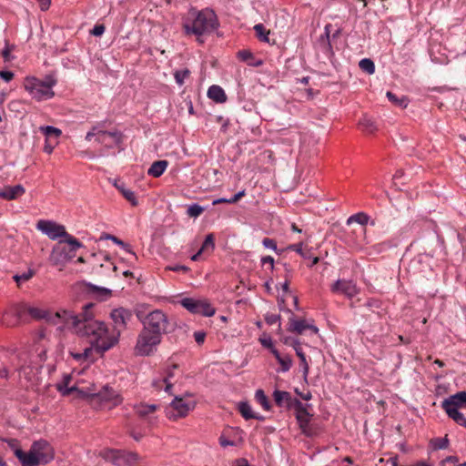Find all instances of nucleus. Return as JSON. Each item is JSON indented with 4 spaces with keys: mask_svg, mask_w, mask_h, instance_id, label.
Segmentation results:
<instances>
[{
    "mask_svg": "<svg viewBox=\"0 0 466 466\" xmlns=\"http://www.w3.org/2000/svg\"><path fill=\"white\" fill-rule=\"evenodd\" d=\"M94 303H87L83 306L79 314L67 309H59L56 314L63 322V327H59V329H73L79 337L88 339L90 346L82 352L86 362H94L98 356H103L117 343V337H108L106 323L94 319Z\"/></svg>",
    "mask_w": 466,
    "mask_h": 466,
    "instance_id": "obj_1",
    "label": "nucleus"
},
{
    "mask_svg": "<svg viewBox=\"0 0 466 466\" xmlns=\"http://www.w3.org/2000/svg\"><path fill=\"white\" fill-rule=\"evenodd\" d=\"M220 26L218 15L211 8L206 7L198 10L191 7L182 18V28L186 35H195L197 41L204 43L202 36L208 35Z\"/></svg>",
    "mask_w": 466,
    "mask_h": 466,
    "instance_id": "obj_2",
    "label": "nucleus"
},
{
    "mask_svg": "<svg viewBox=\"0 0 466 466\" xmlns=\"http://www.w3.org/2000/svg\"><path fill=\"white\" fill-rule=\"evenodd\" d=\"M56 83V78L52 75H47L45 80H40L35 76H27L25 78L24 87L32 98L42 101L50 99L55 96L53 87Z\"/></svg>",
    "mask_w": 466,
    "mask_h": 466,
    "instance_id": "obj_3",
    "label": "nucleus"
},
{
    "mask_svg": "<svg viewBox=\"0 0 466 466\" xmlns=\"http://www.w3.org/2000/svg\"><path fill=\"white\" fill-rule=\"evenodd\" d=\"M143 328L150 330L153 334L159 335L162 338L163 334L172 331L167 316L160 309H155L145 316L141 319Z\"/></svg>",
    "mask_w": 466,
    "mask_h": 466,
    "instance_id": "obj_4",
    "label": "nucleus"
},
{
    "mask_svg": "<svg viewBox=\"0 0 466 466\" xmlns=\"http://www.w3.org/2000/svg\"><path fill=\"white\" fill-rule=\"evenodd\" d=\"M162 338L159 335L153 334L150 330L144 328L139 332L134 348L137 356H151L161 343Z\"/></svg>",
    "mask_w": 466,
    "mask_h": 466,
    "instance_id": "obj_5",
    "label": "nucleus"
},
{
    "mask_svg": "<svg viewBox=\"0 0 466 466\" xmlns=\"http://www.w3.org/2000/svg\"><path fill=\"white\" fill-rule=\"evenodd\" d=\"M179 303L192 314L212 317L216 313L215 307L206 299L183 298Z\"/></svg>",
    "mask_w": 466,
    "mask_h": 466,
    "instance_id": "obj_6",
    "label": "nucleus"
},
{
    "mask_svg": "<svg viewBox=\"0 0 466 466\" xmlns=\"http://www.w3.org/2000/svg\"><path fill=\"white\" fill-rule=\"evenodd\" d=\"M122 400L121 396L108 385L104 386L98 392L92 394L93 404L108 406V408L119 405Z\"/></svg>",
    "mask_w": 466,
    "mask_h": 466,
    "instance_id": "obj_7",
    "label": "nucleus"
},
{
    "mask_svg": "<svg viewBox=\"0 0 466 466\" xmlns=\"http://www.w3.org/2000/svg\"><path fill=\"white\" fill-rule=\"evenodd\" d=\"M333 25L327 24L324 27V34L320 35L319 42L321 43V50L327 56H332L333 47L332 42L337 39L342 33V27L338 26L332 32Z\"/></svg>",
    "mask_w": 466,
    "mask_h": 466,
    "instance_id": "obj_8",
    "label": "nucleus"
},
{
    "mask_svg": "<svg viewBox=\"0 0 466 466\" xmlns=\"http://www.w3.org/2000/svg\"><path fill=\"white\" fill-rule=\"evenodd\" d=\"M31 450L42 464H47L54 460V449L46 440L41 439L34 441L31 445Z\"/></svg>",
    "mask_w": 466,
    "mask_h": 466,
    "instance_id": "obj_9",
    "label": "nucleus"
},
{
    "mask_svg": "<svg viewBox=\"0 0 466 466\" xmlns=\"http://www.w3.org/2000/svg\"><path fill=\"white\" fill-rule=\"evenodd\" d=\"M110 317L115 325L116 334H108V337H117L118 339L121 331L126 329L127 322L131 319L132 312L127 309L118 308L111 311Z\"/></svg>",
    "mask_w": 466,
    "mask_h": 466,
    "instance_id": "obj_10",
    "label": "nucleus"
},
{
    "mask_svg": "<svg viewBox=\"0 0 466 466\" xmlns=\"http://www.w3.org/2000/svg\"><path fill=\"white\" fill-rule=\"evenodd\" d=\"M28 306L18 304L14 306L9 311L3 315L2 321L7 326H15L19 322L26 319Z\"/></svg>",
    "mask_w": 466,
    "mask_h": 466,
    "instance_id": "obj_11",
    "label": "nucleus"
},
{
    "mask_svg": "<svg viewBox=\"0 0 466 466\" xmlns=\"http://www.w3.org/2000/svg\"><path fill=\"white\" fill-rule=\"evenodd\" d=\"M170 407L176 413L167 412V417L172 420H177L178 418L186 417L189 410H193L195 407V402L192 400H188L183 397H175L172 400Z\"/></svg>",
    "mask_w": 466,
    "mask_h": 466,
    "instance_id": "obj_12",
    "label": "nucleus"
},
{
    "mask_svg": "<svg viewBox=\"0 0 466 466\" xmlns=\"http://www.w3.org/2000/svg\"><path fill=\"white\" fill-rule=\"evenodd\" d=\"M36 228L55 240L58 238H64L66 235V228L51 220L41 219L36 224Z\"/></svg>",
    "mask_w": 466,
    "mask_h": 466,
    "instance_id": "obj_13",
    "label": "nucleus"
},
{
    "mask_svg": "<svg viewBox=\"0 0 466 466\" xmlns=\"http://www.w3.org/2000/svg\"><path fill=\"white\" fill-rule=\"evenodd\" d=\"M110 454V459L116 466H136L139 459L137 453L123 450H112Z\"/></svg>",
    "mask_w": 466,
    "mask_h": 466,
    "instance_id": "obj_14",
    "label": "nucleus"
},
{
    "mask_svg": "<svg viewBox=\"0 0 466 466\" xmlns=\"http://www.w3.org/2000/svg\"><path fill=\"white\" fill-rule=\"evenodd\" d=\"M282 341L285 345L290 346L294 349L295 352L297 353V356L299 359V365L302 369L303 378H304V380H307L309 371V366L307 361L306 354L304 353V351L301 348L300 341L299 340V339L289 337V336L285 337L282 339Z\"/></svg>",
    "mask_w": 466,
    "mask_h": 466,
    "instance_id": "obj_15",
    "label": "nucleus"
},
{
    "mask_svg": "<svg viewBox=\"0 0 466 466\" xmlns=\"http://www.w3.org/2000/svg\"><path fill=\"white\" fill-rule=\"evenodd\" d=\"M306 329H310L312 333L317 334L319 332L318 327L314 324H309L306 319H296L294 313H291L289 319L288 330L289 332H295L299 335L302 334Z\"/></svg>",
    "mask_w": 466,
    "mask_h": 466,
    "instance_id": "obj_16",
    "label": "nucleus"
},
{
    "mask_svg": "<svg viewBox=\"0 0 466 466\" xmlns=\"http://www.w3.org/2000/svg\"><path fill=\"white\" fill-rule=\"evenodd\" d=\"M330 290L333 293L340 292L344 294L347 298L351 299L358 294V289L355 284L352 281L346 279H338L335 281Z\"/></svg>",
    "mask_w": 466,
    "mask_h": 466,
    "instance_id": "obj_17",
    "label": "nucleus"
},
{
    "mask_svg": "<svg viewBox=\"0 0 466 466\" xmlns=\"http://www.w3.org/2000/svg\"><path fill=\"white\" fill-rule=\"evenodd\" d=\"M72 258L73 255L66 251L65 248L55 247L50 254L49 260L52 265L60 267L59 269L61 270L62 267L70 261Z\"/></svg>",
    "mask_w": 466,
    "mask_h": 466,
    "instance_id": "obj_18",
    "label": "nucleus"
},
{
    "mask_svg": "<svg viewBox=\"0 0 466 466\" xmlns=\"http://www.w3.org/2000/svg\"><path fill=\"white\" fill-rule=\"evenodd\" d=\"M272 396L278 407L285 408L288 410L293 409L294 401L298 400L293 398L290 392L280 390H275Z\"/></svg>",
    "mask_w": 466,
    "mask_h": 466,
    "instance_id": "obj_19",
    "label": "nucleus"
},
{
    "mask_svg": "<svg viewBox=\"0 0 466 466\" xmlns=\"http://www.w3.org/2000/svg\"><path fill=\"white\" fill-rule=\"evenodd\" d=\"M122 133L115 130V131H98L97 137L96 140L99 144H105L107 147H112V145H119L122 142Z\"/></svg>",
    "mask_w": 466,
    "mask_h": 466,
    "instance_id": "obj_20",
    "label": "nucleus"
},
{
    "mask_svg": "<svg viewBox=\"0 0 466 466\" xmlns=\"http://www.w3.org/2000/svg\"><path fill=\"white\" fill-rule=\"evenodd\" d=\"M27 310H28L27 316H30L32 319H46L51 320L53 323H55L56 325H60L59 327H63L62 319L56 318V315L51 316L48 311L43 310L39 308L29 307V306H28ZM55 314H56V312Z\"/></svg>",
    "mask_w": 466,
    "mask_h": 466,
    "instance_id": "obj_21",
    "label": "nucleus"
},
{
    "mask_svg": "<svg viewBox=\"0 0 466 466\" xmlns=\"http://www.w3.org/2000/svg\"><path fill=\"white\" fill-rule=\"evenodd\" d=\"M15 455L22 466H38L42 464L31 449L28 452H25L18 448L15 451Z\"/></svg>",
    "mask_w": 466,
    "mask_h": 466,
    "instance_id": "obj_22",
    "label": "nucleus"
},
{
    "mask_svg": "<svg viewBox=\"0 0 466 466\" xmlns=\"http://www.w3.org/2000/svg\"><path fill=\"white\" fill-rule=\"evenodd\" d=\"M441 407H450L455 409L466 408V391H459L441 402Z\"/></svg>",
    "mask_w": 466,
    "mask_h": 466,
    "instance_id": "obj_23",
    "label": "nucleus"
},
{
    "mask_svg": "<svg viewBox=\"0 0 466 466\" xmlns=\"http://www.w3.org/2000/svg\"><path fill=\"white\" fill-rule=\"evenodd\" d=\"M25 193V188L16 185L14 187H4L0 188V198L5 200H15Z\"/></svg>",
    "mask_w": 466,
    "mask_h": 466,
    "instance_id": "obj_24",
    "label": "nucleus"
},
{
    "mask_svg": "<svg viewBox=\"0 0 466 466\" xmlns=\"http://www.w3.org/2000/svg\"><path fill=\"white\" fill-rule=\"evenodd\" d=\"M83 285L86 287V291L88 294L97 299H105L111 296V290L109 289L98 287L86 281L83 282Z\"/></svg>",
    "mask_w": 466,
    "mask_h": 466,
    "instance_id": "obj_25",
    "label": "nucleus"
},
{
    "mask_svg": "<svg viewBox=\"0 0 466 466\" xmlns=\"http://www.w3.org/2000/svg\"><path fill=\"white\" fill-rule=\"evenodd\" d=\"M273 356L280 365V368L278 370L279 372L285 373L290 370L293 360L289 355H281L279 350H274Z\"/></svg>",
    "mask_w": 466,
    "mask_h": 466,
    "instance_id": "obj_26",
    "label": "nucleus"
},
{
    "mask_svg": "<svg viewBox=\"0 0 466 466\" xmlns=\"http://www.w3.org/2000/svg\"><path fill=\"white\" fill-rule=\"evenodd\" d=\"M208 96L216 103H224L227 101V95L224 89L217 85H213L208 88Z\"/></svg>",
    "mask_w": 466,
    "mask_h": 466,
    "instance_id": "obj_27",
    "label": "nucleus"
},
{
    "mask_svg": "<svg viewBox=\"0 0 466 466\" xmlns=\"http://www.w3.org/2000/svg\"><path fill=\"white\" fill-rule=\"evenodd\" d=\"M448 417L453 420L458 425L466 428V417L462 412H461L460 409L450 408V407H441Z\"/></svg>",
    "mask_w": 466,
    "mask_h": 466,
    "instance_id": "obj_28",
    "label": "nucleus"
},
{
    "mask_svg": "<svg viewBox=\"0 0 466 466\" xmlns=\"http://www.w3.org/2000/svg\"><path fill=\"white\" fill-rule=\"evenodd\" d=\"M168 166L167 160H157L151 164L147 174L153 177H159L163 175Z\"/></svg>",
    "mask_w": 466,
    "mask_h": 466,
    "instance_id": "obj_29",
    "label": "nucleus"
},
{
    "mask_svg": "<svg viewBox=\"0 0 466 466\" xmlns=\"http://www.w3.org/2000/svg\"><path fill=\"white\" fill-rule=\"evenodd\" d=\"M114 185L119 190V192L125 197V198L130 202V204H137L136 201L134 192L128 188H126V185L123 181L116 180Z\"/></svg>",
    "mask_w": 466,
    "mask_h": 466,
    "instance_id": "obj_30",
    "label": "nucleus"
},
{
    "mask_svg": "<svg viewBox=\"0 0 466 466\" xmlns=\"http://www.w3.org/2000/svg\"><path fill=\"white\" fill-rule=\"evenodd\" d=\"M157 409V406L155 404H146L140 403L139 405H136L134 407L135 412L140 418H145L147 415L153 413Z\"/></svg>",
    "mask_w": 466,
    "mask_h": 466,
    "instance_id": "obj_31",
    "label": "nucleus"
},
{
    "mask_svg": "<svg viewBox=\"0 0 466 466\" xmlns=\"http://www.w3.org/2000/svg\"><path fill=\"white\" fill-rule=\"evenodd\" d=\"M310 404H304L299 400L294 401L293 409L295 410V417L299 416L300 418H308L312 417L313 415L309 413L308 408H309Z\"/></svg>",
    "mask_w": 466,
    "mask_h": 466,
    "instance_id": "obj_32",
    "label": "nucleus"
},
{
    "mask_svg": "<svg viewBox=\"0 0 466 466\" xmlns=\"http://www.w3.org/2000/svg\"><path fill=\"white\" fill-rule=\"evenodd\" d=\"M386 96L392 104H394L401 108H406L409 104V99L405 96H402L400 97L397 95H395L394 93L388 91L386 94Z\"/></svg>",
    "mask_w": 466,
    "mask_h": 466,
    "instance_id": "obj_33",
    "label": "nucleus"
},
{
    "mask_svg": "<svg viewBox=\"0 0 466 466\" xmlns=\"http://www.w3.org/2000/svg\"><path fill=\"white\" fill-rule=\"evenodd\" d=\"M359 126L367 133H372L377 129L375 122L366 115L359 120Z\"/></svg>",
    "mask_w": 466,
    "mask_h": 466,
    "instance_id": "obj_34",
    "label": "nucleus"
},
{
    "mask_svg": "<svg viewBox=\"0 0 466 466\" xmlns=\"http://www.w3.org/2000/svg\"><path fill=\"white\" fill-rule=\"evenodd\" d=\"M370 219L368 214L364 212H358L356 214L351 215L347 219V225H351L353 223H358L360 225H366Z\"/></svg>",
    "mask_w": 466,
    "mask_h": 466,
    "instance_id": "obj_35",
    "label": "nucleus"
},
{
    "mask_svg": "<svg viewBox=\"0 0 466 466\" xmlns=\"http://www.w3.org/2000/svg\"><path fill=\"white\" fill-rule=\"evenodd\" d=\"M255 400L262 406V408L265 410H271V404L265 394L264 390L261 389H258L255 392Z\"/></svg>",
    "mask_w": 466,
    "mask_h": 466,
    "instance_id": "obj_36",
    "label": "nucleus"
},
{
    "mask_svg": "<svg viewBox=\"0 0 466 466\" xmlns=\"http://www.w3.org/2000/svg\"><path fill=\"white\" fill-rule=\"evenodd\" d=\"M238 410L245 420H251L253 417L254 411L248 401H240L238 403Z\"/></svg>",
    "mask_w": 466,
    "mask_h": 466,
    "instance_id": "obj_37",
    "label": "nucleus"
},
{
    "mask_svg": "<svg viewBox=\"0 0 466 466\" xmlns=\"http://www.w3.org/2000/svg\"><path fill=\"white\" fill-rule=\"evenodd\" d=\"M61 242L67 243L70 246L69 253L75 252L76 249L83 247V244L75 237L66 232V235L64 237V239Z\"/></svg>",
    "mask_w": 466,
    "mask_h": 466,
    "instance_id": "obj_38",
    "label": "nucleus"
},
{
    "mask_svg": "<svg viewBox=\"0 0 466 466\" xmlns=\"http://www.w3.org/2000/svg\"><path fill=\"white\" fill-rule=\"evenodd\" d=\"M245 195V191L241 190L238 193L233 194L230 198H216L212 199L211 204H233L237 202L242 196Z\"/></svg>",
    "mask_w": 466,
    "mask_h": 466,
    "instance_id": "obj_39",
    "label": "nucleus"
},
{
    "mask_svg": "<svg viewBox=\"0 0 466 466\" xmlns=\"http://www.w3.org/2000/svg\"><path fill=\"white\" fill-rule=\"evenodd\" d=\"M254 31L256 33L257 37L265 43L269 42V30H267L266 27L262 24H258L254 25Z\"/></svg>",
    "mask_w": 466,
    "mask_h": 466,
    "instance_id": "obj_40",
    "label": "nucleus"
},
{
    "mask_svg": "<svg viewBox=\"0 0 466 466\" xmlns=\"http://www.w3.org/2000/svg\"><path fill=\"white\" fill-rule=\"evenodd\" d=\"M40 130L46 137L47 139L53 137L55 138H58L62 134V131L59 128L55 127L53 126L40 127Z\"/></svg>",
    "mask_w": 466,
    "mask_h": 466,
    "instance_id": "obj_41",
    "label": "nucleus"
},
{
    "mask_svg": "<svg viewBox=\"0 0 466 466\" xmlns=\"http://www.w3.org/2000/svg\"><path fill=\"white\" fill-rule=\"evenodd\" d=\"M430 443H431L432 449L435 450V451H437V450H444V449H447L449 447L450 441L447 438V436H445L443 438H434V439H431Z\"/></svg>",
    "mask_w": 466,
    "mask_h": 466,
    "instance_id": "obj_42",
    "label": "nucleus"
},
{
    "mask_svg": "<svg viewBox=\"0 0 466 466\" xmlns=\"http://www.w3.org/2000/svg\"><path fill=\"white\" fill-rule=\"evenodd\" d=\"M359 66L363 72L369 75H372L375 72V64L370 58H362L359 62Z\"/></svg>",
    "mask_w": 466,
    "mask_h": 466,
    "instance_id": "obj_43",
    "label": "nucleus"
},
{
    "mask_svg": "<svg viewBox=\"0 0 466 466\" xmlns=\"http://www.w3.org/2000/svg\"><path fill=\"white\" fill-rule=\"evenodd\" d=\"M189 75H190V71L187 68L176 70L174 72V78H175L176 83L178 86L184 85L185 79L187 78L189 76Z\"/></svg>",
    "mask_w": 466,
    "mask_h": 466,
    "instance_id": "obj_44",
    "label": "nucleus"
},
{
    "mask_svg": "<svg viewBox=\"0 0 466 466\" xmlns=\"http://www.w3.org/2000/svg\"><path fill=\"white\" fill-rule=\"evenodd\" d=\"M15 49V46L9 44L7 40H5V47L1 51V56L4 58L5 62H11L15 59V56L11 55V52Z\"/></svg>",
    "mask_w": 466,
    "mask_h": 466,
    "instance_id": "obj_45",
    "label": "nucleus"
},
{
    "mask_svg": "<svg viewBox=\"0 0 466 466\" xmlns=\"http://www.w3.org/2000/svg\"><path fill=\"white\" fill-rule=\"evenodd\" d=\"M177 369V364H173L171 367H169L166 371V376L163 379V381L166 384L165 390L169 391V390L173 387V384L171 383L170 380L174 377V370Z\"/></svg>",
    "mask_w": 466,
    "mask_h": 466,
    "instance_id": "obj_46",
    "label": "nucleus"
},
{
    "mask_svg": "<svg viewBox=\"0 0 466 466\" xmlns=\"http://www.w3.org/2000/svg\"><path fill=\"white\" fill-rule=\"evenodd\" d=\"M215 248V237L212 233L208 234L206 238L200 248V252H205L206 250L213 251Z\"/></svg>",
    "mask_w": 466,
    "mask_h": 466,
    "instance_id": "obj_47",
    "label": "nucleus"
},
{
    "mask_svg": "<svg viewBox=\"0 0 466 466\" xmlns=\"http://www.w3.org/2000/svg\"><path fill=\"white\" fill-rule=\"evenodd\" d=\"M322 431V428L318 423H310L307 430L304 431V435L309 438L319 435Z\"/></svg>",
    "mask_w": 466,
    "mask_h": 466,
    "instance_id": "obj_48",
    "label": "nucleus"
},
{
    "mask_svg": "<svg viewBox=\"0 0 466 466\" xmlns=\"http://www.w3.org/2000/svg\"><path fill=\"white\" fill-rule=\"evenodd\" d=\"M205 206H188L187 214L191 218H198L205 210Z\"/></svg>",
    "mask_w": 466,
    "mask_h": 466,
    "instance_id": "obj_49",
    "label": "nucleus"
},
{
    "mask_svg": "<svg viewBox=\"0 0 466 466\" xmlns=\"http://www.w3.org/2000/svg\"><path fill=\"white\" fill-rule=\"evenodd\" d=\"M364 307L375 312L376 309H380L381 301L378 299L370 298L364 303Z\"/></svg>",
    "mask_w": 466,
    "mask_h": 466,
    "instance_id": "obj_50",
    "label": "nucleus"
},
{
    "mask_svg": "<svg viewBox=\"0 0 466 466\" xmlns=\"http://www.w3.org/2000/svg\"><path fill=\"white\" fill-rule=\"evenodd\" d=\"M56 390L61 393L62 396L66 397L73 392H76L78 390V388L76 386L66 387L63 384H57Z\"/></svg>",
    "mask_w": 466,
    "mask_h": 466,
    "instance_id": "obj_51",
    "label": "nucleus"
},
{
    "mask_svg": "<svg viewBox=\"0 0 466 466\" xmlns=\"http://www.w3.org/2000/svg\"><path fill=\"white\" fill-rule=\"evenodd\" d=\"M280 315L279 314H267L265 316V321L268 325L279 324V328L280 329Z\"/></svg>",
    "mask_w": 466,
    "mask_h": 466,
    "instance_id": "obj_52",
    "label": "nucleus"
},
{
    "mask_svg": "<svg viewBox=\"0 0 466 466\" xmlns=\"http://www.w3.org/2000/svg\"><path fill=\"white\" fill-rule=\"evenodd\" d=\"M259 342L261 343V345H262L264 348H266V349L269 350V351H270L272 354H273V351H274V350H278L275 348V346H274V344H273V341H272V339H271V338H270V337H267V338H259Z\"/></svg>",
    "mask_w": 466,
    "mask_h": 466,
    "instance_id": "obj_53",
    "label": "nucleus"
},
{
    "mask_svg": "<svg viewBox=\"0 0 466 466\" xmlns=\"http://www.w3.org/2000/svg\"><path fill=\"white\" fill-rule=\"evenodd\" d=\"M238 57L244 62H250L251 60H254L253 54L248 50H240L238 52Z\"/></svg>",
    "mask_w": 466,
    "mask_h": 466,
    "instance_id": "obj_54",
    "label": "nucleus"
},
{
    "mask_svg": "<svg viewBox=\"0 0 466 466\" xmlns=\"http://www.w3.org/2000/svg\"><path fill=\"white\" fill-rule=\"evenodd\" d=\"M310 419H311V417L300 418L299 416H297L296 420L298 421L299 427L302 434L304 433V431L307 430L308 427L309 426V424L311 423Z\"/></svg>",
    "mask_w": 466,
    "mask_h": 466,
    "instance_id": "obj_55",
    "label": "nucleus"
},
{
    "mask_svg": "<svg viewBox=\"0 0 466 466\" xmlns=\"http://www.w3.org/2000/svg\"><path fill=\"white\" fill-rule=\"evenodd\" d=\"M262 244L263 246L266 248H269V249H272L274 251H277L278 250V247H277V242L275 239L273 238H265L263 240H262Z\"/></svg>",
    "mask_w": 466,
    "mask_h": 466,
    "instance_id": "obj_56",
    "label": "nucleus"
},
{
    "mask_svg": "<svg viewBox=\"0 0 466 466\" xmlns=\"http://www.w3.org/2000/svg\"><path fill=\"white\" fill-rule=\"evenodd\" d=\"M100 239H110L112 240L115 244L120 246V245H124V241L121 240L120 238H116V236L114 235H111V234H107V233H103V235L100 237Z\"/></svg>",
    "mask_w": 466,
    "mask_h": 466,
    "instance_id": "obj_57",
    "label": "nucleus"
},
{
    "mask_svg": "<svg viewBox=\"0 0 466 466\" xmlns=\"http://www.w3.org/2000/svg\"><path fill=\"white\" fill-rule=\"evenodd\" d=\"M193 336H194L196 342L198 345H201L204 343L207 334L205 331L199 330V331H195Z\"/></svg>",
    "mask_w": 466,
    "mask_h": 466,
    "instance_id": "obj_58",
    "label": "nucleus"
},
{
    "mask_svg": "<svg viewBox=\"0 0 466 466\" xmlns=\"http://www.w3.org/2000/svg\"><path fill=\"white\" fill-rule=\"evenodd\" d=\"M15 76V74L12 71L1 70L0 71V78L5 82H10Z\"/></svg>",
    "mask_w": 466,
    "mask_h": 466,
    "instance_id": "obj_59",
    "label": "nucleus"
},
{
    "mask_svg": "<svg viewBox=\"0 0 466 466\" xmlns=\"http://www.w3.org/2000/svg\"><path fill=\"white\" fill-rule=\"evenodd\" d=\"M33 277V271L29 270L27 272L23 273L22 275H15L14 278L16 282L20 281H27Z\"/></svg>",
    "mask_w": 466,
    "mask_h": 466,
    "instance_id": "obj_60",
    "label": "nucleus"
},
{
    "mask_svg": "<svg viewBox=\"0 0 466 466\" xmlns=\"http://www.w3.org/2000/svg\"><path fill=\"white\" fill-rule=\"evenodd\" d=\"M302 246H303V244L301 242L296 243V244H291L288 247V249L293 250V251L297 252L298 254L301 255L303 258H305V255L302 250Z\"/></svg>",
    "mask_w": 466,
    "mask_h": 466,
    "instance_id": "obj_61",
    "label": "nucleus"
},
{
    "mask_svg": "<svg viewBox=\"0 0 466 466\" xmlns=\"http://www.w3.org/2000/svg\"><path fill=\"white\" fill-rule=\"evenodd\" d=\"M104 32L105 26L103 25H96L91 31L92 35L95 36H100L104 34Z\"/></svg>",
    "mask_w": 466,
    "mask_h": 466,
    "instance_id": "obj_62",
    "label": "nucleus"
},
{
    "mask_svg": "<svg viewBox=\"0 0 466 466\" xmlns=\"http://www.w3.org/2000/svg\"><path fill=\"white\" fill-rule=\"evenodd\" d=\"M98 131H100V130L98 129V126H95V127H93L92 130H91V131H88V132L86 133V137H85V138H86V141H91V140H92V138H93L94 137H96V136L97 137V132H98Z\"/></svg>",
    "mask_w": 466,
    "mask_h": 466,
    "instance_id": "obj_63",
    "label": "nucleus"
},
{
    "mask_svg": "<svg viewBox=\"0 0 466 466\" xmlns=\"http://www.w3.org/2000/svg\"><path fill=\"white\" fill-rule=\"evenodd\" d=\"M260 261H261L262 265L269 264L270 269L271 270L274 269V258H273V257H271V256H264V257L261 258Z\"/></svg>",
    "mask_w": 466,
    "mask_h": 466,
    "instance_id": "obj_64",
    "label": "nucleus"
}]
</instances>
